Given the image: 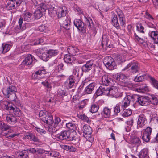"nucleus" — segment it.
Masks as SVG:
<instances>
[{
  "label": "nucleus",
  "mask_w": 158,
  "mask_h": 158,
  "mask_svg": "<svg viewBox=\"0 0 158 158\" xmlns=\"http://www.w3.org/2000/svg\"><path fill=\"white\" fill-rule=\"evenodd\" d=\"M70 18L66 17L64 19L62 23H60V24L62 25L63 27L65 29L68 30L69 29L70 27Z\"/></svg>",
  "instance_id": "nucleus-16"
},
{
  "label": "nucleus",
  "mask_w": 158,
  "mask_h": 158,
  "mask_svg": "<svg viewBox=\"0 0 158 158\" xmlns=\"http://www.w3.org/2000/svg\"><path fill=\"white\" fill-rule=\"evenodd\" d=\"M112 77L116 79H125L126 77L123 74L115 73L112 75Z\"/></svg>",
  "instance_id": "nucleus-36"
},
{
  "label": "nucleus",
  "mask_w": 158,
  "mask_h": 158,
  "mask_svg": "<svg viewBox=\"0 0 158 158\" xmlns=\"http://www.w3.org/2000/svg\"><path fill=\"white\" fill-rule=\"evenodd\" d=\"M118 14L119 18L120 24L122 27H125V18L123 13L121 11L119 10L117 12Z\"/></svg>",
  "instance_id": "nucleus-15"
},
{
  "label": "nucleus",
  "mask_w": 158,
  "mask_h": 158,
  "mask_svg": "<svg viewBox=\"0 0 158 158\" xmlns=\"http://www.w3.org/2000/svg\"><path fill=\"white\" fill-rule=\"evenodd\" d=\"M2 53H5L8 52L11 48V45L8 44H3L2 45Z\"/></svg>",
  "instance_id": "nucleus-37"
},
{
  "label": "nucleus",
  "mask_w": 158,
  "mask_h": 158,
  "mask_svg": "<svg viewBox=\"0 0 158 158\" xmlns=\"http://www.w3.org/2000/svg\"><path fill=\"white\" fill-rule=\"evenodd\" d=\"M146 123V120L144 115L142 114L139 116V127H142L145 125Z\"/></svg>",
  "instance_id": "nucleus-25"
},
{
  "label": "nucleus",
  "mask_w": 158,
  "mask_h": 158,
  "mask_svg": "<svg viewBox=\"0 0 158 158\" xmlns=\"http://www.w3.org/2000/svg\"><path fill=\"white\" fill-rule=\"evenodd\" d=\"M74 24L79 30L81 32H85L86 31V28L85 24L80 19H75L74 21Z\"/></svg>",
  "instance_id": "nucleus-9"
},
{
  "label": "nucleus",
  "mask_w": 158,
  "mask_h": 158,
  "mask_svg": "<svg viewBox=\"0 0 158 158\" xmlns=\"http://www.w3.org/2000/svg\"><path fill=\"white\" fill-rule=\"evenodd\" d=\"M114 113L117 114V113H119L120 111V105L119 104H117L116 105L115 107L114 108Z\"/></svg>",
  "instance_id": "nucleus-60"
},
{
  "label": "nucleus",
  "mask_w": 158,
  "mask_h": 158,
  "mask_svg": "<svg viewBox=\"0 0 158 158\" xmlns=\"http://www.w3.org/2000/svg\"><path fill=\"white\" fill-rule=\"evenodd\" d=\"M149 88L146 85L144 84L142 85H139V93H145L149 92Z\"/></svg>",
  "instance_id": "nucleus-28"
},
{
  "label": "nucleus",
  "mask_w": 158,
  "mask_h": 158,
  "mask_svg": "<svg viewBox=\"0 0 158 158\" xmlns=\"http://www.w3.org/2000/svg\"><path fill=\"white\" fill-rule=\"evenodd\" d=\"M46 72L44 68H41L38 71L32 74L33 79H38L40 78H45V75Z\"/></svg>",
  "instance_id": "nucleus-7"
},
{
  "label": "nucleus",
  "mask_w": 158,
  "mask_h": 158,
  "mask_svg": "<svg viewBox=\"0 0 158 158\" xmlns=\"http://www.w3.org/2000/svg\"><path fill=\"white\" fill-rule=\"evenodd\" d=\"M105 95L113 96L117 98L122 96V94L118 91V89L116 86H112L106 89Z\"/></svg>",
  "instance_id": "nucleus-2"
},
{
  "label": "nucleus",
  "mask_w": 158,
  "mask_h": 158,
  "mask_svg": "<svg viewBox=\"0 0 158 158\" xmlns=\"http://www.w3.org/2000/svg\"><path fill=\"white\" fill-rule=\"evenodd\" d=\"M142 78L143 79H154V78H152L149 75L147 74L141 75L139 76V79L141 78L142 79Z\"/></svg>",
  "instance_id": "nucleus-50"
},
{
  "label": "nucleus",
  "mask_w": 158,
  "mask_h": 158,
  "mask_svg": "<svg viewBox=\"0 0 158 158\" xmlns=\"http://www.w3.org/2000/svg\"><path fill=\"white\" fill-rule=\"evenodd\" d=\"M151 101L149 97L139 95V104L142 106H146Z\"/></svg>",
  "instance_id": "nucleus-11"
},
{
  "label": "nucleus",
  "mask_w": 158,
  "mask_h": 158,
  "mask_svg": "<svg viewBox=\"0 0 158 158\" xmlns=\"http://www.w3.org/2000/svg\"><path fill=\"white\" fill-rule=\"evenodd\" d=\"M67 8L65 6L58 7L56 13L59 18L64 16L66 14Z\"/></svg>",
  "instance_id": "nucleus-14"
},
{
  "label": "nucleus",
  "mask_w": 158,
  "mask_h": 158,
  "mask_svg": "<svg viewBox=\"0 0 158 158\" xmlns=\"http://www.w3.org/2000/svg\"><path fill=\"white\" fill-rule=\"evenodd\" d=\"M35 59L34 57L31 54H28L26 56L24 60L22 63V65L24 66L32 65Z\"/></svg>",
  "instance_id": "nucleus-10"
},
{
  "label": "nucleus",
  "mask_w": 158,
  "mask_h": 158,
  "mask_svg": "<svg viewBox=\"0 0 158 158\" xmlns=\"http://www.w3.org/2000/svg\"><path fill=\"white\" fill-rule=\"evenodd\" d=\"M56 9L53 7H49L48 9V13L50 15H53L55 14L56 12Z\"/></svg>",
  "instance_id": "nucleus-53"
},
{
  "label": "nucleus",
  "mask_w": 158,
  "mask_h": 158,
  "mask_svg": "<svg viewBox=\"0 0 158 158\" xmlns=\"http://www.w3.org/2000/svg\"><path fill=\"white\" fill-rule=\"evenodd\" d=\"M151 83L153 87L158 90V81L156 80H151Z\"/></svg>",
  "instance_id": "nucleus-52"
},
{
  "label": "nucleus",
  "mask_w": 158,
  "mask_h": 158,
  "mask_svg": "<svg viewBox=\"0 0 158 158\" xmlns=\"http://www.w3.org/2000/svg\"><path fill=\"white\" fill-rule=\"evenodd\" d=\"M152 132V129L149 127H148L145 129L143 130L141 137L143 142L147 143L149 141Z\"/></svg>",
  "instance_id": "nucleus-6"
},
{
  "label": "nucleus",
  "mask_w": 158,
  "mask_h": 158,
  "mask_svg": "<svg viewBox=\"0 0 158 158\" xmlns=\"http://www.w3.org/2000/svg\"><path fill=\"white\" fill-rule=\"evenodd\" d=\"M0 126L3 132H5V131L9 129L10 127V126L4 123H2L0 121Z\"/></svg>",
  "instance_id": "nucleus-42"
},
{
  "label": "nucleus",
  "mask_w": 158,
  "mask_h": 158,
  "mask_svg": "<svg viewBox=\"0 0 158 158\" xmlns=\"http://www.w3.org/2000/svg\"><path fill=\"white\" fill-rule=\"evenodd\" d=\"M6 120L9 124H14L17 122L16 118L13 115H8L6 117Z\"/></svg>",
  "instance_id": "nucleus-19"
},
{
  "label": "nucleus",
  "mask_w": 158,
  "mask_h": 158,
  "mask_svg": "<svg viewBox=\"0 0 158 158\" xmlns=\"http://www.w3.org/2000/svg\"><path fill=\"white\" fill-rule=\"evenodd\" d=\"M143 13L145 14L144 16L147 19H149V20H153L154 19L152 16L148 13L147 12H145L144 11H143V12L141 14H143Z\"/></svg>",
  "instance_id": "nucleus-54"
},
{
  "label": "nucleus",
  "mask_w": 158,
  "mask_h": 158,
  "mask_svg": "<svg viewBox=\"0 0 158 158\" xmlns=\"http://www.w3.org/2000/svg\"><path fill=\"white\" fill-rule=\"evenodd\" d=\"M102 114L105 118L109 117L110 114V110L107 107H105L102 111Z\"/></svg>",
  "instance_id": "nucleus-38"
},
{
  "label": "nucleus",
  "mask_w": 158,
  "mask_h": 158,
  "mask_svg": "<svg viewBox=\"0 0 158 158\" xmlns=\"http://www.w3.org/2000/svg\"><path fill=\"white\" fill-rule=\"evenodd\" d=\"M139 44H141L143 46L146 47L147 46V42L139 37Z\"/></svg>",
  "instance_id": "nucleus-56"
},
{
  "label": "nucleus",
  "mask_w": 158,
  "mask_h": 158,
  "mask_svg": "<svg viewBox=\"0 0 158 158\" xmlns=\"http://www.w3.org/2000/svg\"><path fill=\"white\" fill-rule=\"evenodd\" d=\"M106 91V89L103 87L102 86H100L97 90L96 93L97 96L102 95V94L105 95V92Z\"/></svg>",
  "instance_id": "nucleus-31"
},
{
  "label": "nucleus",
  "mask_w": 158,
  "mask_h": 158,
  "mask_svg": "<svg viewBox=\"0 0 158 158\" xmlns=\"http://www.w3.org/2000/svg\"><path fill=\"white\" fill-rule=\"evenodd\" d=\"M115 59L117 60V61L119 63H120L123 61L122 56L120 55L117 56L115 57Z\"/></svg>",
  "instance_id": "nucleus-64"
},
{
  "label": "nucleus",
  "mask_w": 158,
  "mask_h": 158,
  "mask_svg": "<svg viewBox=\"0 0 158 158\" xmlns=\"http://www.w3.org/2000/svg\"><path fill=\"white\" fill-rule=\"evenodd\" d=\"M56 137L60 140H64L69 139L70 140H76L77 139L75 132H70L69 131H65L56 135Z\"/></svg>",
  "instance_id": "nucleus-1"
},
{
  "label": "nucleus",
  "mask_w": 158,
  "mask_h": 158,
  "mask_svg": "<svg viewBox=\"0 0 158 158\" xmlns=\"http://www.w3.org/2000/svg\"><path fill=\"white\" fill-rule=\"evenodd\" d=\"M45 150L41 148H37L36 154H43L45 152Z\"/></svg>",
  "instance_id": "nucleus-63"
},
{
  "label": "nucleus",
  "mask_w": 158,
  "mask_h": 158,
  "mask_svg": "<svg viewBox=\"0 0 158 158\" xmlns=\"http://www.w3.org/2000/svg\"><path fill=\"white\" fill-rule=\"evenodd\" d=\"M108 40L107 36L106 35H103L102 37L101 45L102 47H103L104 45L107 46Z\"/></svg>",
  "instance_id": "nucleus-43"
},
{
  "label": "nucleus",
  "mask_w": 158,
  "mask_h": 158,
  "mask_svg": "<svg viewBox=\"0 0 158 158\" xmlns=\"http://www.w3.org/2000/svg\"><path fill=\"white\" fill-rule=\"evenodd\" d=\"M150 98L152 104L154 105H156L158 104V97L154 95H151L150 96Z\"/></svg>",
  "instance_id": "nucleus-40"
},
{
  "label": "nucleus",
  "mask_w": 158,
  "mask_h": 158,
  "mask_svg": "<svg viewBox=\"0 0 158 158\" xmlns=\"http://www.w3.org/2000/svg\"><path fill=\"white\" fill-rule=\"evenodd\" d=\"M99 108V106L97 103L92 104L90 110V111L92 113H94L97 112Z\"/></svg>",
  "instance_id": "nucleus-35"
},
{
  "label": "nucleus",
  "mask_w": 158,
  "mask_h": 158,
  "mask_svg": "<svg viewBox=\"0 0 158 158\" xmlns=\"http://www.w3.org/2000/svg\"><path fill=\"white\" fill-rule=\"evenodd\" d=\"M95 84L94 83H91L89 84L85 89L86 93L87 94H91L94 89Z\"/></svg>",
  "instance_id": "nucleus-24"
},
{
  "label": "nucleus",
  "mask_w": 158,
  "mask_h": 158,
  "mask_svg": "<svg viewBox=\"0 0 158 158\" xmlns=\"http://www.w3.org/2000/svg\"><path fill=\"white\" fill-rule=\"evenodd\" d=\"M138 64H133L131 67V70L133 73H136L138 71Z\"/></svg>",
  "instance_id": "nucleus-48"
},
{
  "label": "nucleus",
  "mask_w": 158,
  "mask_h": 158,
  "mask_svg": "<svg viewBox=\"0 0 158 158\" xmlns=\"http://www.w3.org/2000/svg\"><path fill=\"white\" fill-rule=\"evenodd\" d=\"M16 153L19 158H29L27 152H17Z\"/></svg>",
  "instance_id": "nucleus-30"
},
{
  "label": "nucleus",
  "mask_w": 158,
  "mask_h": 158,
  "mask_svg": "<svg viewBox=\"0 0 158 158\" xmlns=\"http://www.w3.org/2000/svg\"><path fill=\"white\" fill-rule=\"evenodd\" d=\"M67 51L69 54L73 55H77L79 50L75 47H69L68 48Z\"/></svg>",
  "instance_id": "nucleus-23"
},
{
  "label": "nucleus",
  "mask_w": 158,
  "mask_h": 158,
  "mask_svg": "<svg viewBox=\"0 0 158 158\" xmlns=\"http://www.w3.org/2000/svg\"><path fill=\"white\" fill-rule=\"evenodd\" d=\"M139 25L140 27L139 28V31L141 33L144 34L145 33L146 30L141 24H140Z\"/></svg>",
  "instance_id": "nucleus-62"
},
{
  "label": "nucleus",
  "mask_w": 158,
  "mask_h": 158,
  "mask_svg": "<svg viewBox=\"0 0 158 158\" xmlns=\"http://www.w3.org/2000/svg\"><path fill=\"white\" fill-rule=\"evenodd\" d=\"M36 54L40 58L45 61L48 60L50 58L48 55L47 52H43L40 51V50H37L36 52Z\"/></svg>",
  "instance_id": "nucleus-13"
},
{
  "label": "nucleus",
  "mask_w": 158,
  "mask_h": 158,
  "mask_svg": "<svg viewBox=\"0 0 158 158\" xmlns=\"http://www.w3.org/2000/svg\"><path fill=\"white\" fill-rule=\"evenodd\" d=\"M67 128L70 130L74 131L76 128V126L74 122H70L66 124Z\"/></svg>",
  "instance_id": "nucleus-32"
},
{
  "label": "nucleus",
  "mask_w": 158,
  "mask_h": 158,
  "mask_svg": "<svg viewBox=\"0 0 158 158\" xmlns=\"http://www.w3.org/2000/svg\"><path fill=\"white\" fill-rule=\"evenodd\" d=\"M103 63L110 70H113L116 68V64L114 59L110 56H107L105 58Z\"/></svg>",
  "instance_id": "nucleus-4"
},
{
  "label": "nucleus",
  "mask_w": 158,
  "mask_h": 158,
  "mask_svg": "<svg viewBox=\"0 0 158 158\" xmlns=\"http://www.w3.org/2000/svg\"><path fill=\"white\" fill-rule=\"evenodd\" d=\"M112 21L113 25L117 29L120 28V25L118 23L117 15L113 14L112 17Z\"/></svg>",
  "instance_id": "nucleus-22"
},
{
  "label": "nucleus",
  "mask_w": 158,
  "mask_h": 158,
  "mask_svg": "<svg viewBox=\"0 0 158 158\" xmlns=\"http://www.w3.org/2000/svg\"><path fill=\"white\" fill-rule=\"evenodd\" d=\"M39 115L40 119L43 122L50 126H52L53 124V118L50 114L41 111L40 112Z\"/></svg>",
  "instance_id": "nucleus-3"
},
{
  "label": "nucleus",
  "mask_w": 158,
  "mask_h": 158,
  "mask_svg": "<svg viewBox=\"0 0 158 158\" xmlns=\"http://www.w3.org/2000/svg\"><path fill=\"white\" fill-rule=\"evenodd\" d=\"M124 110L122 114V116L124 117H127L130 116L132 114V112L131 109H127Z\"/></svg>",
  "instance_id": "nucleus-45"
},
{
  "label": "nucleus",
  "mask_w": 158,
  "mask_h": 158,
  "mask_svg": "<svg viewBox=\"0 0 158 158\" xmlns=\"http://www.w3.org/2000/svg\"><path fill=\"white\" fill-rule=\"evenodd\" d=\"M102 82L101 84L106 86L110 85V82L109 80H101Z\"/></svg>",
  "instance_id": "nucleus-55"
},
{
  "label": "nucleus",
  "mask_w": 158,
  "mask_h": 158,
  "mask_svg": "<svg viewBox=\"0 0 158 158\" xmlns=\"http://www.w3.org/2000/svg\"><path fill=\"white\" fill-rule=\"evenodd\" d=\"M32 14L29 12H26L23 14V19L24 21L29 22L32 19Z\"/></svg>",
  "instance_id": "nucleus-26"
},
{
  "label": "nucleus",
  "mask_w": 158,
  "mask_h": 158,
  "mask_svg": "<svg viewBox=\"0 0 158 158\" xmlns=\"http://www.w3.org/2000/svg\"><path fill=\"white\" fill-rule=\"evenodd\" d=\"M60 123H61V119L59 118L56 117L55 118L54 122V126H57Z\"/></svg>",
  "instance_id": "nucleus-59"
},
{
  "label": "nucleus",
  "mask_w": 158,
  "mask_h": 158,
  "mask_svg": "<svg viewBox=\"0 0 158 158\" xmlns=\"http://www.w3.org/2000/svg\"><path fill=\"white\" fill-rule=\"evenodd\" d=\"M68 87L70 88H71L74 85L75 81L74 80H69V81H68Z\"/></svg>",
  "instance_id": "nucleus-58"
},
{
  "label": "nucleus",
  "mask_w": 158,
  "mask_h": 158,
  "mask_svg": "<svg viewBox=\"0 0 158 158\" xmlns=\"http://www.w3.org/2000/svg\"><path fill=\"white\" fill-rule=\"evenodd\" d=\"M39 31L41 32H46L48 29L47 25H42L39 27Z\"/></svg>",
  "instance_id": "nucleus-47"
},
{
  "label": "nucleus",
  "mask_w": 158,
  "mask_h": 158,
  "mask_svg": "<svg viewBox=\"0 0 158 158\" xmlns=\"http://www.w3.org/2000/svg\"><path fill=\"white\" fill-rule=\"evenodd\" d=\"M3 104L4 105L5 108L7 110L9 111L10 113L13 111L14 106H14L12 105V103L7 101H4Z\"/></svg>",
  "instance_id": "nucleus-18"
},
{
  "label": "nucleus",
  "mask_w": 158,
  "mask_h": 158,
  "mask_svg": "<svg viewBox=\"0 0 158 158\" xmlns=\"http://www.w3.org/2000/svg\"><path fill=\"white\" fill-rule=\"evenodd\" d=\"M43 14L38 10H36L34 13V16L35 19H39L42 16Z\"/></svg>",
  "instance_id": "nucleus-46"
},
{
  "label": "nucleus",
  "mask_w": 158,
  "mask_h": 158,
  "mask_svg": "<svg viewBox=\"0 0 158 158\" xmlns=\"http://www.w3.org/2000/svg\"><path fill=\"white\" fill-rule=\"evenodd\" d=\"M129 98H130V96H126L123 101L122 108L123 109H124L129 105L130 102Z\"/></svg>",
  "instance_id": "nucleus-21"
},
{
  "label": "nucleus",
  "mask_w": 158,
  "mask_h": 158,
  "mask_svg": "<svg viewBox=\"0 0 158 158\" xmlns=\"http://www.w3.org/2000/svg\"><path fill=\"white\" fill-rule=\"evenodd\" d=\"M73 57L69 55L66 54L64 56V61L68 64H71L72 62H73Z\"/></svg>",
  "instance_id": "nucleus-29"
},
{
  "label": "nucleus",
  "mask_w": 158,
  "mask_h": 158,
  "mask_svg": "<svg viewBox=\"0 0 158 158\" xmlns=\"http://www.w3.org/2000/svg\"><path fill=\"white\" fill-rule=\"evenodd\" d=\"M22 1L21 0H16L14 1L8 0L6 2V7L9 10L15 8L20 5Z\"/></svg>",
  "instance_id": "nucleus-8"
},
{
  "label": "nucleus",
  "mask_w": 158,
  "mask_h": 158,
  "mask_svg": "<svg viewBox=\"0 0 158 158\" xmlns=\"http://www.w3.org/2000/svg\"><path fill=\"white\" fill-rule=\"evenodd\" d=\"M82 130L83 133L85 134H90L92 132L91 128L89 126L84 125Z\"/></svg>",
  "instance_id": "nucleus-34"
},
{
  "label": "nucleus",
  "mask_w": 158,
  "mask_h": 158,
  "mask_svg": "<svg viewBox=\"0 0 158 158\" xmlns=\"http://www.w3.org/2000/svg\"><path fill=\"white\" fill-rule=\"evenodd\" d=\"M50 155L54 157H57V158H60L59 153L56 151H52L50 153Z\"/></svg>",
  "instance_id": "nucleus-51"
},
{
  "label": "nucleus",
  "mask_w": 158,
  "mask_h": 158,
  "mask_svg": "<svg viewBox=\"0 0 158 158\" xmlns=\"http://www.w3.org/2000/svg\"><path fill=\"white\" fill-rule=\"evenodd\" d=\"M47 9V7L46 5L44 4H40L39 6L38 7V10L40 11L42 13L45 11Z\"/></svg>",
  "instance_id": "nucleus-44"
},
{
  "label": "nucleus",
  "mask_w": 158,
  "mask_h": 158,
  "mask_svg": "<svg viewBox=\"0 0 158 158\" xmlns=\"http://www.w3.org/2000/svg\"><path fill=\"white\" fill-rule=\"evenodd\" d=\"M148 150L147 149L144 148L141 150L139 154V158H145L148 156Z\"/></svg>",
  "instance_id": "nucleus-33"
},
{
  "label": "nucleus",
  "mask_w": 158,
  "mask_h": 158,
  "mask_svg": "<svg viewBox=\"0 0 158 158\" xmlns=\"http://www.w3.org/2000/svg\"><path fill=\"white\" fill-rule=\"evenodd\" d=\"M63 64L61 63L56 67L55 71L56 72H60L63 70Z\"/></svg>",
  "instance_id": "nucleus-49"
},
{
  "label": "nucleus",
  "mask_w": 158,
  "mask_h": 158,
  "mask_svg": "<svg viewBox=\"0 0 158 158\" xmlns=\"http://www.w3.org/2000/svg\"><path fill=\"white\" fill-rule=\"evenodd\" d=\"M84 20L86 25L90 28L93 26V23L91 18L88 16H84Z\"/></svg>",
  "instance_id": "nucleus-17"
},
{
  "label": "nucleus",
  "mask_w": 158,
  "mask_h": 158,
  "mask_svg": "<svg viewBox=\"0 0 158 158\" xmlns=\"http://www.w3.org/2000/svg\"><path fill=\"white\" fill-rule=\"evenodd\" d=\"M58 53V51L56 50L50 49L47 51L48 55L49 58L51 57L56 56Z\"/></svg>",
  "instance_id": "nucleus-39"
},
{
  "label": "nucleus",
  "mask_w": 158,
  "mask_h": 158,
  "mask_svg": "<svg viewBox=\"0 0 158 158\" xmlns=\"http://www.w3.org/2000/svg\"><path fill=\"white\" fill-rule=\"evenodd\" d=\"M13 111L11 112V113H13L14 115L17 117H20L21 115V113L19 109L14 106Z\"/></svg>",
  "instance_id": "nucleus-41"
},
{
  "label": "nucleus",
  "mask_w": 158,
  "mask_h": 158,
  "mask_svg": "<svg viewBox=\"0 0 158 158\" xmlns=\"http://www.w3.org/2000/svg\"><path fill=\"white\" fill-rule=\"evenodd\" d=\"M153 27L154 28V31L150 30L149 35L153 40L154 43L157 44L158 43V32L154 27Z\"/></svg>",
  "instance_id": "nucleus-12"
},
{
  "label": "nucleus",
  "mask_w": 158,
  "mask_h": 158,
  "mask_svg": "<svg viewBox=\"0 0 158 158\" xmlns=\"http://www.w3.org/2000/svg\"><path fill=\"white\" fill-rule=\"evenodd\" d=\"M25 137L31 141L34 142L39 141V139L33 134L30 133H27L25 136Z\"/></svg>",
  "instance_id": "nucleus-27"
},
{
  "label": "nucleus",
  "mask_w": 158,
  "mask_h": 158,
  "mask_svg": "<svg viewBox=\"0 0 158 158\" xmlns=\"http://www.w3.org/2000/svg\"><path fill=\"white\" fill-rule=\"evenodd\" d=\"M93 64L92 61L87 62L85 64L82 66V71L85 72H88L91 69Z\"/></svg>",
  "instance_id": "nucleus-20"
},
{
  "label": "nucleus",
  "mask_w": 158,
  "mask_h": 158,
  "mask_svg": "<svg viewBox=\"0 0 158 158\" xmlns=\"http://www.w3.org/2000/svg\"><path fill=\"white\" fill-rule=\"evenodd\" d=\"M7 97L11 101H16L17 97L15 92L17 91L16 88L13 85L8 87L7 89Z\"/></svg>",
  "instance_id": "nucleus-5"
},
{
  "label": "nucleus",
  "mask_w": 158,
  "mask_h": 158,
  "mask_svg": "<svg viewBox=\"0 0 158 158\" xmlns=\"http://www.w3.org/2000/svg\"><path fill=\"white\" fill-rule=\"evenodd\" d=\"M110 74L107 73H104L102 75V79H108V78L109 79H111V78L110 77Z\"/></svg>",
  "instance_id": "nucleus-57"
},
{
  "label": "nucleus",
  "mask_w": 158,
  "mask_h": 158,
  "mask_svg": "<svg viewBox=\"0 0 158 158\" xmlns=\"http://www.w3.org/2000/svg\"><path fill=\"white\" fill-rule=\"evenodd\" d=\"M133 97L135 99L136 102L137 103L134 104L133 105V106L135 108H136L138 106L137 103L138 102V95H134L133 96Z\"/></svg>",
  "instance_id": "nucleus-61"
}]
</instances>
